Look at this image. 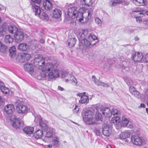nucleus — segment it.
Here are the masks:
<instances>
[{"label":"nucleus","mask_w":148,"mask_h":148,"mask_svg":"<svg viewBox=\"0 0 148 148\" xmlns=\"http://www.w3.org/2000/svg\"><path fill=\"white\" fill-rule=\"evenodd\" d=\"M85 93H86L85 92H84L83 93H79L77 94V95L81 97L82 96H83L84 95H85Z\"/></svg>","instance_id":"obj_58"},{"label":"nucleus","mask_w":148,"mask_h":148,"mask_svg":"<svg viewBox=\"0 0 148 148\" xmlns=\"http://www.w3.org/2000/svg\"><path fill=\"white\" fill-rule=\"evenodd\" d=\"M7 47L0 42V52L4 53L6 51Z\"/></svg>","instance_id":"obj_37"},{"label":"nucleus","mask_w":148,"mask_h":148,"mask_svg":"<svg viewBox=\"0 0 148 148\" xmlns=\"http://www.w3.org/2000/svg\"><path fill=\"white\" fill-rule=\"evenodd\" d=\"M32 2L36 3H38L40 2L41 0H31Z\"/></svg>","instance_id":"obj_59"},{"label":"nucleus","mask_w":148,"mask_h":148,"mask_svg":"<svg viewBox=\"0 0 148 148\" xmlns=\"http://www.w3.org/2000/svg\"><path fill=\"white\" fill-rule=\"evenodd\" d=\"M81 2L82 4L88 6H89L92 5V0H81Z\"/></svg>","instance_id":"obj_36"},{"label":"nucleus","mask_w":148,"mask_h":148,"mask_svg":"<svg viewBox=\"0 0 148 148\" xmlns=\"http://www.w3.org/2000/svg\"><path fill=\"white\" fill-rule=\"evenodd\" d=\"M133 144L141 146L143 143V140L137 136H133L131 138H129Z\"/></svg>","instance_id":"obj_11"},{"label":"nucleus","mask_w":148,"mask_h":148,"mask_svg":"<svg viewBox=\"0 0 148 148\" xmlns=\"http://www.w3.org/2000/svg\"><path fill=\"white\" fill-rule=\"evenodd\" d=\"M88 38L89 40L91 41V42H93V41L92 40H95L97 39V37L95 35L91 34H89L88 36Z\"/></svg>","instance_id":"obj_44"},{"label":"nucleus","mask_w":148,"mask_h":148,"mask_svg":"<svg viewBox=\"0 0 148 148\" xmlns=\"http://www.w3.org/2000/svg\"><path fill=\"white\" fill-rule=\"evenodd\" d=\"M13 40V39L10 35H6L4 38V41L7 43H10L12 42Z\"/></svg>","instance_id":"obj_38"},{"label":"nucleus","mask_w":148,"mask_h":148,"mask_svg":"<svg viewBox=\"0 0 148 148\" xmlns=\"http://www.w3.org/2000/svg\"><path fill=\"white\" fill-rule=\"evenodd\" d=\"M17 111L18 113L26 114L29 110L27 106L23 104H18L16 106Z\"/></svg>","instance_id":"obj_7"},{"label":"nucleus","mask_w":148,"mask_h":148,"mask_svg":"<svg viewBox=\"0 0 148 148\" xmlns=\"http://www.w3.org/2000/svg\"><path fill=\"white\" fill-rule=\"evenodd\" d=\"M131 58L134 62H138L142 60L143 56L141 53L134 52L132 54Z\"/></svg>","instance_id":"obj_10"},{"label":"nucleus","mask_w":148,"mask_h":148,"mask_svg":"<svg viewBox=\"0 0 148 148\" xmlns=\"http://www.w3.org/2000/svg\"><path fill=\"white\" fill-rule=\"evenodd\" d=\"M102 133L104 135L106 136H109L111 134L112 131L110 128L108 124H104L103 126Z\"/></svg>","instance_id":"obj_14"},{"label":"nucleus","mask_w":148,"mask_h":148,"mask_svg":"<svg viewBox=\"0 0 148 148\" xmlns=\"http://www.w3.org/2000/svg\"><path fill=\"white\" fill-rule=\"evenodd\" d=\"M35 135L37 139L42 138L43 136L42 130H38L35 132Z\"/></svg>","instance_id":"obj_33"},{"label":"nucleus","mask_w":148,"mask_h":148,"mask_svg":"<svg viewBox=\"0 0 148 148\" xmlns=\"http://www.w3.org/2000/svg\"><path fill=\"white\" fill-rule=\"evenodd\" d=\"M47 132L45 135V137L50 138L51 137L54 132V130L52 128H49L46 130Z\"/></svg>","instance_id":"obj_26"},{"label":"nucleus","mask_w":148,"mask_h":148,"mask_svg":"<svg viewBox=\"0 0 148 148\" xmlns=\"http://www.w3.org/2000/svg\"><path fill=\"white\" fill-rule=\"evenodd\" d=\"M41 14H39V16H38V17L42 19H47V18L48 17V15L46 13L44 12L43 11L41 12Z\"/></svg>","instance_id":"obj_42"},{"label":"nucleus","mask_w":148,"mask_h":148,"mask_svg":"<svg viewBox=\"0 0 148 148\" xmlns=\"http://www.w3.org/2000/svg\"><path fill=\"white\" fill-rule=\"evenodd\" d=\"M77 40L76 39L72 38L69 39L67 42L70 47H71L74 46L76 44V41Z\"/></svg>","instance_id":"obj_28"},{"label":"nucleus","mask_w":148,"mask_h":148,"mask_svg":"<svg viewBox=\"0 0 148 148\" xmlns=\"http://www.w3.org/2000/svg\"><path fill=\"white\" fill-rule=\"evenodd\" d=\"M121 122L123 126H126L130 122L129 119L125 116H123L122 118Z\"/></svg>","instance_id":"obj_32"},{"label":"nucleus","mask_w":148,"mask_h":148,"mask_svg":"<svg viewBox=\"0 0 148 148\" xmlns=\"http://www.w3.org/2000/svg\"><path fill=\"white\" fill-rule=\"evenodd\" d=\"M101 82H101L100 81L97 79H96V81H95V82L94 83L97 86H100Z\"/></svg>","instance_id":"obj_53"},{"label":"nucleus","mask_w":148,"mask_h":148,"mask_svg":"<svg viewBox=\"0 0 148 148\" xmlns=\"http://www.w3.org/2000/svg\"><path fill=\"white\" fill-rule=\"evenodd\" d=\"M30 57L31 55L29 54L23 53L19 55L18 57L21 62H23L29 60Z\"/></svg>","instance_id":"obj_16"},{"label":"nucleus","mask_w":148,"mask_h":148,"mask_svg":"<svg viewBox=\"0 0 148 148\" xmlns=\"http://www.w3.org/2000/svg\"><path fill=\"white\" fill-rule=\"evenodd\" d=\"M32 9L36 16H39V14L41 13V11L39 6L35 4L32 5Z\"/></svg>","instance_id":"obj_18"},{"label":"nucleus","mask_w":148,"mask_h":148,"mask_svg":"<svg viewBox=\"0 0 148 148\" xmlns=\"http://www.w3.org/2000/svg\"><path fill=\"white\" fill-rule=\"evenodd\" d=\"M120 114V112L115 109H112V111H111V116L113 115L114 116H119Z\"/></svg>","instance_id":"obj_39"},{"label":"nucleus","mask_w":148,"mask_h":148,"mask_svg":"<svg viewBox=\"0 0 148 148\" xmlns=\"http://www.w3.org/2000/svg\"><path fill=\"white\" fill-rule=\"evenodd\" d=\"M135 90V88L132 86H130L129 88V90L131 94Z\"/></svg>","instance_id":"obj_50"},{"label":"nucleus","mask_w":148,"mask_h":148,"mask_svg":"<svg viewBox=\"0 0 148 148\" xmlns=\"http://www.w3.org/2000/svg\"><path fill=\"white\" fill-rule=\"evenodd\" d=\"M120 117L119 116H114L111 119L112 122L114 124H117L120 121Z\"/></svg>","instance_id":"obj_34"},{"label":"nucleus","mask_w":148,"mask_h":148,"mask_svg":"<svg viewBox=\"0 0 148 148\" xmlns=\"http://www.w3.org/2000/svg\"><path fill=\"white\" fill-rule=\"evenodd\" d=\"M58 89L59 90H60L61 91H63L64 90V88L60 86H58Z\"/></svg>","instance_id":"obj_60"},{"label":"nucleus","mask_w":148,"mask_h":148,"mask_svg":"<svg viewBox=\"0 0 148 148\" xmlns=\"http://www.w3.org/2000/svg\"><path fill=\"white\" fill-rule=\"evenodd\" d=\"M39 125L40 127L42 130L45 131L46 130L49 128L48 127L47 125V121L45 120L43 121L42 119H40V118H39Z\"/></svg>","instance_id":"obj_17"},{"label":"nucleus","mask_w":148,"mask_h":148,"mask_svg":"<svg viewBox=\"0 0 148 148\" xmlns=\"http://www.w3.org/2000/svg\"><path fill=\"white\" fill-rule=\"evenodd\" d=\"M39 41L40 43L42 44H43L45 42V40L43 39H40Z\"/></svg>","instance_id":"obj_64"},{"label":"nucleus","mask_w":148,"mask_h":148,"mask_svg":"<svg viewBox=\"0 0 148 148\" xmlns=\"http://www.w3.org/2000/svg\"><path fill=\"white\" fill-rule=\"evenodd\" d=\"M3 84L0 82V89L1 91L3 94H6L9 92L8 89L3 86Z\"/></svg>","instance_id":"obj_31"},{"label":"nucleus","mask_w":148,"mask_h":148,"mask_svg":"<svg viewBox=\"0 0 148 148\" xmlns=\"http://www.w3.org/2000/svg\"><path fill=\"white\" fill-rule=\"evenodd\" d=\"M69 81H70L73 85H76L77 84V80L73 75L71 76V77H69V78L66 79V80L65 82H67Z\"/></svg>","instance_id":"obj_27"},{"label":"nucleus","mask_w":148,"mask_h":148,"mask_svg":"<svg viewBox=\"0 0 148 148\" xmlns=\"http://www.w3.org/2000/svg\"><path fill=\"white\" fill-rule=\"evenodd\" d=\"M25 70L28 72L32 76H34L36 74L35 72L34 71V67L32 64L26 63L24 66Z\"/></svg>","instance_id":"obj_9"},{"label":"nucleus","mask_w":148,"mask_h":148,"mask_svg":"<svg viewBox=\"0 0 148 148\" xmlns=\"http://www.w3.org/2000/svg\"><path fill=\"white\" fill-rule=\"evenodd\" d=\"M78 8L75 7L69 8L68 10V14L65 16V18L71 25H74L75 19L82 23L87 22L90 18L92 11L90 10L87 12L84 13L85 8H80L78 11Z\"/></svg>","instance_id":"obj_1"},{"label":"nucleus","mask_w":148,"mask_h":148,"mask_svg":"<svg viewBox=\"0 0 148 148\" xmlns=\"http://www.w3.org/2000/svg\"><path fill=\"white\" fill-rule=\"evenodd\" d=\"M44 59L42 57L38 56L35 57L34 61V64L39 69L41 70L40 72L41 76L43 78L47 76V73H49L54 68L51 63H47L45 64Z\"/></svg>","instance_id":"obj_2"},{"label":"nucleus","mask_w":148,"mask_h":148,"mask_svg":"<svg viewBox=\"0 0 148 148\" xmlns=\"http://www.w3.org/2000/svg\"><path fill=\"white\" fill-rule=\"evenodd\" d=\"M130 133L127 131H125L119 135V138L121 139H125L126 138H129L130 136Z\"/></svg>","instance_id":"obj_21"},{"label":"nucleus","mask_w":148,"mask_h":148,"mask_svg":"<svg viewBox=\"0 0 148 148\" xmlns=\"http://www.w3.org/2000/svg\"><path fill=\"white\" fill-rule=\"evenodd\" d=\"M16 48L15 47L13 46L10 48L9 49V52L10 53V56L11 57H12L13 55H15L16 54Z\"/></svg>","instance_id":"obj_35"},{"label":"nucleus","mask_w":148,"mask_h":148,"mask_svg":"<svg viewBox=\"0 0 148 148\" xmlns=\"http://www.w3.org/2000/svg\"><path fill=\"white\" fill-rule=\"evenodd\" d=\"M133 125L132 123H131V122L129 124V125L128 126V127L132 129L133 127Z\"/></svg>","instance_id":"obj_61"},{"label":"nucleus","mask_w":148,"mask_h":148,"mask_svg":"<svg viewBox=\"0 0 148 148\" xmlns=\"http://www.w3.org/2000/svg\"><path fill=\"white\" fill-rule=\"evenodd\" d=\"M8 31L11 33H15L18 30V28L14 25H10L9 26Z\"/></svg>","instance_id":"obj_30"},{"label":"nucleus","mask_w":148,"mask_h":148,"mask_svg":"<svg viewBox=\"0 0 148 148\" xmlns=\"http://www.w3.org/2000/svg\"><path fill=\"white\" fill-rule=\"evenodd\" d=\"M129 64V62H127L125 61H123L122 69L126 71H128L129 69L128 66Z\"/></svg>","instance_id":"obj_40"},{"label":"nucleus","mask_w":148,"mask_h":148,"mask_svg":"<svg viewBox=\"0 0 148 148\" xmlns=\"http://www.w3.org/2000/svg\"><path fill=\"white\" fill-rule=\"evenodd\" d=\"M29 48V46L25 43H21L18 46V49L21 51L27 50Z\"/></svg>","instance_id":"obj_20"},{"label":"nucleus","mask_w":148,"mask_h":148,"mask_svg":"<svg viewBox=\"0 0 148 148\" xmlns=\"http://www.w3.org/2000/svg\"><path fill=\"white\" fill-rule=\"evenodd\" d=\"M72 75L66 71L63 72L62 73V77L63 78H64L65 81L66 80V79L69 78L71 76H72Z\"/></svg>","instance_id":"obj_41"},{"label":"nucleus","mask_w":148,"mask_h":148,"mask_svg":"<svg viewBox=\"0 0 148 148\" xmlns=\"http://www.w3.org/2000/svg\"><path fill=\"white\" fill-rule=\"evenodd\" d=\"M53 16L55 18H58L62 14V12L60 10L56 8L53 10Z\"/></svg>","instance_id":"obj_24"},{"label":"nucleus","mask_w":148,"mask_h":148,"mask_svg":"<svg viewBox=\"0 0 148 148\" xmlns=\"http://www.w3.org/2000/svg\"><path fill=\"white\" fill-rule=\"evenodd\" d=\"M132 95H134V96L136 97H138L139 96V92L135 90L134 92L132 94Z\"/></svg>","instance_id":"obj_49"},{"label":"nucleus","mask_w":148,"mask_h":148,"mask_svg":"<svg viewBox=\"0 0 148 148\" xmlns=\"http://www.w3.org/2000/svg\"><path fill=\"white\" fill-rule=\"evenodd\" d=\"M95 22L96 24L99 26H101L102 25V22L101 20L98 18L96 17L95 18Z\"/></svg>","instance_id":"obj_45"},{"label":"nucleus","mask_w":148,"mask_h":148,"mask_svg":"<svg viewBox=\"0 0 148 148\" xmlns=\"http://www.w3.org/2000/svg\"><path fill=\"white\" fill-rule=\"evenodd\" d=\"M93 131L95 134L97 136L99 135L101 133L100 130L97 128H95Z\"/></svg>","instance_id":"obj_46"},{"label":"nucleus","mask_w":148,"mask_h":148,"mask_svg":"<svg viewBox=\"0 0 148 148\" xmlns=\"http://www.w3.org/2000/svg\"><path fill=\"white\" fill-rule=\"evenodd\" d=\"M88 33V31H84L78 37V40L79 41V45L82 46L84 48H86L89 47L90 46H93L96 43L88 41L86 39L87 37V34Z\"/></svg>","instance_id":"obj_4"},{"label":"nucleus","mask_w":148,"mask_h":148,"mask_svg":"<svg viewBox=\"0 0 148 148\" xmlns=\"http://www.w3.org/2000/svg\"><path fill=\"white\" fill-rule=\"evenodd\" d=\"M145 12L143 10H141L139 7L136 8L134 9L132 13V16L134 18L141 17V15L144 14Z\"/></svg>","instance_id":"obj_6"},{"label":"nucleus","mask_w":148,"mask_h":148,"mask_svg":"<svg viewBox=\"0 0 148 148\" xmlns=\"http://www.w3.org/2000/svg\"><path fill=\"white\" fill-rule=\"evenodd\" d=\"M82 116L83 121L88 125H96L99 123L98 122L102 120V115L98 112L95 115L93 112L87 110L82 112Z\"/></svg>","instance_id":"obj_3"},{"label":"nucleus","mask_w":148,"mask_h":148,"mask_svg":"<svg viewBox=\"0 0 148 148\" xmlns=\"http://www.w3.org/2000/svg\"><path fill=\"white\" fill-rule=\"evenodd\" d=\"M143 23L145 25H148V19H145L143 21Z\"/></svg>","instance_id":"obj_57"},{"label":"nucleus","mask_w":148,"mask_h":148,"mask_svg":"<svg viewBox=\"0 0 148 148\" xmlns=\"http://www.w3.org/2000/svg\"><path fill=\"white\" fill-rule=\"evenodd\" d=\"M59 139L58 137L57 136L53 137L52 139V143L53 145V147H56L60 145V142Z\"/></svg>","instance_id":"obj_19"},{"label":"nucleus","mask_w":148,"mask_h":148,"mask_svg":"<svg viewBox=\"0 0 148 148\" xmlns=\"http://www.w3.org/2000/svg\"><path fill=\"white\" fill-rule=\"evenodd\" d=\"M5 100L0 95V107L4 104Z\"/></svg>","instance_id":"obj_48"},{"label":"nucleus","mask_w":148,"mask_h":148,"mask_svg":"<svg viewBox=\"0 0 148 148\" xmlns=\"http://www.w3.org/2000/svg\"><path fill=\"white\" fill-rule=\"evenodd\" d=\"M146 1L145 0H133L132 2L137 6H144Z\"/></svg>","instance_id":"obj_25"},{"label":"nucleus","mask_w":148,"mask_h":148,"mask_svg":"<svg viewBox=\"0 0 148 148\" xmlns=\"http://www.w3.org/2000/svg\"><path fill=\"white\" fill-rule=\"evenodd\" d=\"M5 32L4 31L3 28L1 27H0V36H3L4 35Z\"/></svg>","instance_id":"obj_47"},{"label":"nucleus","mask_w":148,"mask_h":148,"mask_svg":"<svg viewBox=\"0 0 148 148\" xmlns=\"http://www.w3.org/2000/svg\"><path fill=\"white\" fill-rule=\"evenodd\" d=\"M10 119L12 122V126L14 128L17 129L20 127V122L14 115H12Z\"/></svg>","instance_id":"obj_8"},{"label":"nucleus","mask_w":148,"mask_h":148,"mask_svg":"<svg viewBox=\"0 0 148 148\" xmlns=\"http://www.w3.org/2000/svg\"><path fill=\"white\" fill-rule=\"evenodd\" d=\"M60 73L59 71L55 68H53L47 74L45 78L48 77L49 79H54L59 77Z\"/></svg>","instance_id":"obj_5"},{"label":"nucleus","mask_w":148,"mask_h":148,"mask_svg":"<svg viewBox=\"0 0 148 148\" xmlns=\"http://www.w3.org/2000/svg\"><path fill=\"white\" fill-rule=\"evenodd\" d=\"M112 3V6H114L116 5L117 4L121 3H123L121 0H113L111 1Z\"/></svg>","instance_id":"obj_43"},{"label":"nucleus","mask_w":148,"mask_h":148,"mask_svg":"<svg viewBox=\"0 0 148 148\" xmlns=\"http://www.w3.org/2000/svg\"><path fill=\"white\" fill-rule=\"evenodd\" d=\"M34 129V128L32 127L27 126L24 127L23 130L26 134H29L33 133Z\"/></svg>","instance_id":"obj_23"},{"label":"nucleus","mask_w":148,"mask_h":148,"mask_svg":"<svg viewBox=\"0 0 148 148\" xmlns=\"http://www.w3.org/2000/svg\"><path fill=\"white\" fill-rule=\"evenodd\" d=\"M89 102L88 97L84 95L83 96L81 97L80 99L79 100L80 103H83L87 104Z\"/></svg>","instance_id":"obj_29"},{"label":"nucleus","mask_w":148,"mask_h":148,"mask_svg":"<svg viewBox=\"0 0 148 148\" xmlns=\"http://www.w3.org/2000/svg\"><path fill=\"white\" fill-rule=\"evenodd\" d=\"M110 65L108 64L107 65L104 66V69L106 71H108L110 69Z\"/></svg>","instance_id":"obj_52"},{"label":"nucleus","mask_w":148,"mask_h":148,"mask_svg":"<svg viewBox=\"0 0 148 148\" xmlns=\"http://www.w3.org/2000/svg\"><path fill=\"white\" fill-rule=\"evenodd\" d=\"M102 114L106 117H110L111 116L110 110L108 108H103L101 110Z\"/></svg>","instance_id":"obj_22"},{"label":"nucleus","mask_w":148,"mask_h":148,"mask_svg":"<svg viewBox=\"0 0 148 148\" xmlns=\"http://www.w3.org/2000/svg\"><path fill=\"white\" fill-rule=\"evenodd\" d=\"M53 1L49 0H45L43 3V5L44 9L46 10H50L52 8Z\"/></svg>","instance_id":"obj_15"},{"label":"nucleus","mask_w":148,"mask_h":148,"mask_svg":"<svg viewBox=\"0 0 148 148\" xmlns=\"http://www.w3.org/2000/svg\"><path fill=\"white\" fill-rule=\"evenodd\" d=\"M77 106L75 105V108L73 109V113L76 114L78 112L79 109H77V110L76 109Z\"/></svg>","instance_id":"obj_56"},{"label":"nucleus","mask_w":148,"mask_h":148,"mask_svg":"<svg viewBox=\"0 0 148 148\" xmlns=\"http://www.w3.org/2000/svg\"><path fill=\"white\" fill-rule=\"evenodd\" d=\"M143 61L144 62H148V54H146L143 58Z\"/></svg>","instance_id":"obj_54"},{"label":"nucleus","mask_w":148,"mask_h":148,"mask_svg":"<svg viewBox=\"0 0 148 148\" xmlns=\"http://www.w3.org/2000/svg\"><path fill=\"white\" fill-rule=\"evenodd\" d=\"M136 21L138 23H140L142 21V20L140 17H136Z\"/></svg>","instance_id":"obj_55"},{"label":"nucleus","mask_w":148,"mask_h":148,"mask_svg":"<svg viewBox=\"0 0 148 148\" xmlns=\"http://www.w3.org/2000/svg\"><path fill=\"white\" fill-rule=\"evenodd\" d=\"M122 1L126 5H128L129 4V2L127 1L124 0L123 1Z\"/></svg>","instance_id":"obj_62"},{"label":"nucleus","mask_w":148,"mask_h":148,"mask_svg":"<svg viewBox=\"0 0 148 148\" xmlns=\"http://www.w3.org/2000/svg\"><path fill=\"white\" fill-rule=\"evenodd\" d=\"M92 81L93 82H95V81H96V79H96V77L95 76L93 75L92 76Z\"/></svg>","instance_id":"obj_63"},{"label":"nucleus","mask_w":148,"mask_h":148,"mask_svg":"<svg viewBox=\"0 0 148 148\" xmlns=\"http://www.w3.org/2000/svg\"><path fill=\"white\" fill-rule=\"evenodd\" d=\"M100 86L107 88L108 87H109V85L108 84L102 82H101Z\"/></svg>","instance_id":"obj_51"},{"label":"nucleus","mask_w":148,"mask_h":148,"mask_svg":"<svg viewBox=\"0 0 148 148\" xmlns=\"http://www.w3.org/2000/svg\"><path fill=\"white\" fill-rule=\"evenodd\" d=\"M15 40L16 42H19L22 41L24 38L23 32L21 31L18 30L14 35Z\"/></svg>","instance_id":"obj_13"},{"label":"nucleus","mask_w":148,"mask_h":148,"mask_svg":"<svg viewBox=\"0 0 148 148\" xmlns=\"http://www.w3.org/2000/svg\"><path fill=\"white\" fill-rule=\"evenodd\" d=\"M14 110V106L11 104H8L4 108V111L8 114H9L10 118L12 115H14L12 114Z\"/></svg>","instance_id":"obj_12"}]
</instances>
